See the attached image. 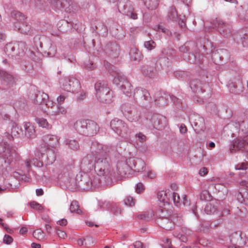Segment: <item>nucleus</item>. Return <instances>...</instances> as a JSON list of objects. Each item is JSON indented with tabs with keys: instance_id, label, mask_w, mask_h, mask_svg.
I'll return each instance as SVG.
<instances>
[{
	"instance_id": "obj_1",
	"label": "nucleus",
	"mask_w": 248,
	"mask_h": 248,
	"mask_svg": "<svg viewBox=\"0 0 248 248\" xmlns=\"http://www.w3.org/2000/svg\"><path fill=\"white\" fill-rule=\"evenodd\" d=\"M195 46V44L193 42H188L179 47L181 52V57L185 61L190 63L197 64L201 69V74L202 78L204 77L208 78V69L202 66L203 63V56L198 52L194 53L190 49V46ZM209 79L204 83L198 79H194L190 81L189 86L192 91L199 96L202 99H206L211 96V90L208 84Z\"/></svg>"
},
{
	"instance_id": "obj_2",
	"label": "nucleus",
	"mask_w": 248,
	"mask_h": 248,
	"mask_svg": "<svg viewBox=\"0 0 248 248\" xmlns=\"http://www.w3.org/2000/svg\"><path fill=\"white\" fill-rule=\"evenodd\" d=\"M75 182L76 188L81 190L88 191L98 187L100 185L101 180L96 175L80 172L77 174Z\"/></svg>"
},
{
	"instance_id": "obj_3",
	"label": "nucleus",
	"mask_w": 248,
	"mask_h": 248,
	"mask_svg": "<svg viewBox=\"0 0 248 248\" xmlns=\"http://www.w3.org/2000/svg\"><path fill=\"white\" fill-rule=\"evenodd\" d=\"M108 72L114 77L113 83L119 87L124 94L129 96L131 94L132 85L127 78L115 66L107 64Z\"/></svg>"
},
{
	"instance_id": "obj_4",
	"label": "nucleus",
	"mask_w": 248,
	"mask_h": 248,
	"mask_svg": "<svg viewBox=\"0 0 248 248\" xmlns=\"http://www.w3.org/2000/svg\"><path fill=\"white\" fill-rule=\"evenodd\" d=\"M45 153H42L38 151L35 154L36 156L39 159L33 158L32 160H26L25 165L28 171H29L31 165H33L38 168L43 167L44 163L46 165H49L52 164L56 159V155L53 150L47 148L45 149Z\"/></svg>"
},
{
	"instance_id": "obj_5",
	"label": "nucleus",
	"mask_w": 248,
	"mask_h": 248,
	"mask_svg": "<svg viewBox=\"0 0 248 248\" xmlns=\"http://www.w3.org/2000/svg\"><path fill=\"white\" fill-rule=\"evenodd\" d=\"M74 127L78 133L85 136L95 135L100 128L95 122L89 119L77 121Z\"/></svg>"
},
{
	"instance_id": "obj_6",
	"label": "nucleus",
	"mask_w": 248,
	"mask_h": 248,
	"mask_svg": "<svg viewBox=\"0 0 248 248\" xmlns=\"http://www.w3.org/2000/svg\"><path fill=\"white\" fill-rule=\"evenodd\" d=\"M94 159L96 172L98 177L107 175L110 179L114 177L109 171L111 160L109 153H105L103 155H97L96 157H94Z\"/></svg>"
},
{
	"instance_id": "obj_7",
	"label": "nucleus",
	"mask_w": 248,
	"mask_h": 248,
	"mask_svg": "<svg viewBox=\"0 0 248 248\" xmlns=\"http://www.w3.org/2000/svg\"><path fill=\"white\" fill-rule=\"evenodd\" d=\"M0 157L3 159L5 163H7L9 165H12V163L16 160V151L7 142L3 141L0 137Z\"/></svg>"
},
{
	"instance_id": "obj_8",
	"label": "nucleus",
	"mask_w": 248,
	"mask_h": 248,
	"mask_svg": "<svg viewBox=\"0 0 248 248\" xmlns=\"http://www.w3.org/2000/svg\"><path fill=\"white\" fill-rule=\"evenodd\" d=\"M211 27L217 30L225 38H228L232 34V26L231 24L219 18H215L211 21Z\"/></svg>"
},
{
	"instance_id": "obj_9",
	"label": "nucleus",
	"mask_w": 248,
	"mask_h": 248,
	"mask_svg": "<svg viewBox=\"0 0 248 248\" xmlns=\"http://www.w3.org/2000/svg\"><path fill=\"white\" fill-rule=\"evenodd\" d=\"M60 83L62 89L68 92L78 93L81 88L79 81L73 77L62 78L60 80Z\"/></svg>"
},
{
	"instance_id": "obj_10",
	"label": "nucleus",
	"mask_w": 248,
	"mask_h": 248,
	"mask_svg": "<svg viewBox=\"0 0 248 248\" xmlns=\"http://www.w3.org/2000/svg\"><path fill=\"white\" fill-rule=\"evenodd\" d=\"M110 127L119 136L126 138L129 136L128 124L123 120L115 118L110 121Z\"/></svg>"
},
{
	"instance_id": "obj_11",
	"label": "nucleus",
	"mask_w": 248,
	"mask_h": 248,
	"mask_svg": "<svg viewBox=\"0 0 248 248\" xmlns=\"http://www.w3.org/2000/svg\"><path fill=\"white\" fill-rule=\"evenodd\" d=\"M50 3L55 11L64 9L66 12H75L77 9L76 3L71 0H51Z\"/></svg>"
},
{
	"instance_id": "obj_12",
	"label": "nucleus",
	"mask_w": 248,
	"mask_h": 248,
	"mask_svg": "<svg viewBox=\"0 0 248 248\" xmlns=\"http://www.w3.org/2000/svg\"><path fill=\"white\" fill-rule=\"evenodd\" d=\"M203 49H204V52L206 54L211 53L212 59L216 64H223L230 59V53L226 49H220L215 51L212 50L210 52L207 51L205 46H203Z\"/></svg>"
},
{
	"instance_id": "obj_13",
	"label": "nucleus",
	"mask_w": 248,
	"mask_h": 248,
	"mask_svg": "<svg viewBox=\"0 0 248 248\" xmlns=\"http://www.w3.org/2000/svg\"><path fill=\"white\" fill-rule=\"evenodd\" d=\"M145 118L149 120L151 124L155 129L161 130L166 125L167 118L163 115L157 113L152 114L147 112L145 114Z\"/></svg>"
},
{
	"instance_id": "obj_14",
	"label": "nucleus",
	"mask_w": 248,
	"mask_h": 248,
	"mask_svg": "<svg viewBox=\"0 0 248 248\" xmlns=\"http://www.w3.org/2000/svg\"><path fill=\"white\" fill-rule=\"evenodd\" d=\"M118 11L133 19L138 18L137 14L134 12L132 2L129 0H118L117 4Z\"/></svg>"
},
{
	"instance_id": "obj_15",
	"label": "nucleus",
	"mask_w": 248,
	"mask_h": 248,
	"mask_svg": "<svg viewBox=\"0 0 248 248\" xmlns=\"http://www.w3.org/2000/svg\"><path fill=\"white\" fill-rule=\"evenodd\" d=\"M133 95L135 101L142 106L153 102V99L150 93L145 89L141 87L137 88L134 91Z\"/></svg>"
},
{
	"instance_id": "obj_16",
	"label": "nucleus",
	"mask_w": 248,
	"mask_h": 248,
	"mask_svg": "<svg viewBox=\"0 0 248 248\" xmlns=\"http://www.w3.org/2000/svg\"><path fill=\"white\" fill-rule=\"evenodd\" d=\"M95 165L94 157L92 155H87L81 162L80 167L83 171L82 172L97 176Z\"/></svg>"
},
{
	"instance_id": "obj_17",
	"label": "nucleus",
	"mask_w": 248,
	"mask_h": 248,
	"mask_svg": "<svg viewBox=\"0 0 248 248\" xmlns=\"http://www.w3.org/2000/svg\"><path fill=\"white\" fill-rule=\"evenodd\" d=\"M230 240L232 245L229 246L228 248H237L245 245L248 238L245 233L241 231H236L231 234Z\"/></svg>"
},
{
	"instance_id": "obj_18",
	"label": "nucleus",
	"mask_w": 248,
	"mask_h": 248,
	"mask_svg": "<svg viewBox=\"0 0 248 248\" xmlns=\"http://www.w3.org/2000/svg\"><path fill=\"white\" fill-rule=\"evenodd\" d=\"M248 145V134L243 138H238L234 140L230 145L229 151L231 154L234 153L236 151H244L245 147Z\"/></svg>"
},
{
	"instance_id": "obj_19",
	"label": "nucleus",
	"mask_w": 248,
	"mask_h": 248,
	"mask_svg": "<svg viewBox=\"0 0 248 248\" xmlns=\"http://www.w3.org/2000/svg\"><path fill=\"white\" fill-rule=\"evenodd\" d=\"M104 51L107 55L112 58L118 57L120 54L118 45L113 42L108 43L105 46Z\"/></svg>"
},
{
	"instance_id": "obj_20",
	"label": "nucleus",
	"mask_w": 248,
	"mask_h": 248,
	"mask_svg": "<svg viewBox=\"0 0 248 248\" xmlns=\"http://www.w3.org/2000/svg\"><path fill=\"white\" fill-rule=\"evenodd\" d=\"M90 151L91 154L88 155H92V156L96 157L97 155H103L105 153H109V150L106 146L94 141L92 142L91 144Z\"/></svg>"
},
{
	"instance_id": "obj_21",
	"label": "nucleus",
	"mask_w": 248,
	"mask_h": 248,
	"mask_svg": "<svg viewBox=\"0 0 248 248\" xmlns=\"http://www.w3.org/2000/svg\"><path fill=\"white\" fill-rule=\"evenodd\" d=\"M168 19L170 20L178 22L179 27L181 29H186V16H183L182 17L178 16L177 13L174 8H171L168 12Z\"/></svg>"
},
{
	"instance_id": "obj_22",
	"label": "nucleus",
	"mask_w": 248,
	"mask_h": 248,
	"mask_svg": "<svg viewBox=\"0 0 248 248\" xmlns=\"http://www.w3.org/2000/svg\"><path fill=\"white\" fill-rule=\"evenodd\" d=\"M175 216L162 219L156 218V223L159 226L166 230H171L173 229L175 225Z\"/></svg>"
},
{
	"instance_id": "obj_23",
	"label": "nucleus",
	"mask_w": 248,
	"mask_h": 248,
	"mask_svg": "<svg viewBox=\"0 0 248 248\" xmlns=\"http://www.w3.org/2000/svg\"><path fill=\"white\" fill-rule=\"evenodd\" d=\"M169 96L168 94L158 91L155 93L153 102H155L157 106L164 107L167 105Z\"/></svg>"
},
{
	"instance_id": "obj_24",
	"label": "nucleus",
	"mask_w": 248,
	"mask_h": 248,
	"mask_svg": "<svg viewBox=\"0 0 248 248\" xmlns=\"http://www.w3.org/2000/svg\"><path fill=\"white\" fill-rule=\"evenodd\" d=\"M190 123L195 131L203 130L205 128L204 118L199 115L190 118Z\"/></svg>"
},
{
	"instance_id": "obj_25",
	"label": "nucleus",
	"mask_w": 248,
	"mask_h": 248,
	"mask_svg": "<svg viewBox=\"0 0 248 248\" xmlns=\"http://www.w3.org/2000/svg\"><path fill=\"white\" fill-rule=\"evenodd\" d=\"M49 42V39L44 35H36L33 38V43L37 50L42 52L46 43Z\"/></svg>"
},
{
	"instance_id": "obj_26",
	"label": "nucleus",
	"mask_w": 248,
	"mask_h": 248,
	"mask_svg": "<svg viewBox=\"0 0 248 248\" xmlns=\"http://www.w3.org/2000/svg\"><path fill=\"white\" fill-rule=\"evenodd\" d=\"M136 106L129 103L123 104L120 107L121 112L127 120H133L134 118L131 117L130 113L131 111L134 112Z\"/></svg>"
},
{
	"instance_id": "obj_27",
	"label": "nucleus",
	"mask_w": 248,
	"mask_h": 248,
	"mask_svg": "<svg viewBox=\"0 0 248 248\" xmlns=\"http://www.w3.org/2000/svg\"><path fill=\"white\" fill-rule=\"evenodd\" d=\"M10 20L14 24L15 27L16 25L20 24L25 21L26 19L25 16L18 11H12L10 14Z\"/></svg>"
},
{
	"instance_id": "obj_28",
	"label": "nucleus",
	"mask_w": 248,
	"mask_h": 248,
	"mask_svg": "<svg viewBox=\"0 0 248 248\" xmlns=\"http://www.w3.org/2000/svg\"><path fill=\"white\" fill-rule=\"evenodd\" d=\"M107 92L102 93H99L98 96L96 98L100 102L104 104H110L112 102L113 92L110 88Z\"/></svg>"
},
{
	"instance_id": "obj_29",
	"label": "nucleus",
	"mask_w": 248,
	"mask_h": 248,
	"mask_svg": "<svg viewBox=\"0 0 248 248\" xmlns=\"http://www.w3.org/2000/svg\"><path fill=\"white\" fill-rule=\"evenodd\" d=\"M128 162L132 163L133 166H131V169H133L136 171L141 172L145 169V163L141 158H137L134 159L130 158L129 159Z\"/></svg>"
},
{
	"instance_id": "obj_30",
	"label": "nucleus",
	"mask_w": 248,
	"mask_h": 248,
	"mask_svg": "<svg viewBox=\"0 0 248 248\" xmlns=\"http://www.w3.org/2000/svg\"><path fill=\"white\" fill-rule=\"evenodd\" d=\"M23 133V130L17 125L13 124L11 129V134L8 132L4 133L5 137L10 140H14V137H19Z\"/></svg>"
},
{
	"instance_id": "obj_31",
	"label": "nucleus",
	"mask_w": 248,
	"mask_h": 248,
	"mask_svg": "<svg viewBox=\"0 0 248 248\" xmlns=\"http://www.w3.org/2000/svg\"><path fill=\"white\" fill-rule=\"evenodd\" d=\"M108 81L105 80H99L94 84V89L96 92V97L98 96V93H102L104 92H107L109 89Z\"/></svg>"
},
{
	"instance_id": "obj_32",
	"label": "nucleus",
	"mask_w": 248,
	"mask_h": 248,
	"mask_svg": "<svg viewBox=\"0 0 248 248\" xmlns=\"http://www.w3.org/2000/svg\"><path fill=\"white\" fill-rule=\"evenodd\" d=\"M56 47L50 39H49V43L45 44L42 51V53H46L47 56L50 57H54L56 54Z\"/></svg>"
},
{
	"instance_id": "obj_33",
	"label": "nucleus",
	"mask_w": 248,
	"mask_h": 248,
	"mask_svg": "<svg viewBox=\"0 0 248 248\" xmlns=\"http://www.w3.org/2000/svg\"><path fill=\"white\" fill-rule=\"evenodd\" d=\"M18 44L16 43H9L7 44L4 47V52L10 58L17 56V54L14 53V50L18 47Z\"/></svg>"
},
{
	"instance_id": "obj_34",
	"label": "nucleus",
	"mask_w": 248,
	"mask_h": 248,
	"mask_svg": "<svg viewBox=\"0 0 248 248\" xmlns=\"http://www.w3.org/2000/svg\"><path fill=\"white\" fill-rule=\"evenodd\" d=\"M131 168L132 167L127 164V162H119L117 164V173L118 175L123 176L127 174Z\"/></svg>"
},
{
	"instance_id": "obj_35",
	"label": "nucleus",
	"mask_w": 248,
	"mask_h": 248,
	"mask_svg": "<svg viewBox=\"0 0 248 248\" xmlns=\"http://www.w3.org/2000/svg\"><path fill=\"white\" fill-rule=\"evenodd\" d=\"M18 47L14 50V53L17 54V56L15 57H12V59L18 60L20 59L21 57L24 56L25 54V50L26 49V44L24 42L20 41L17 42Z\"/></svg>"
},
{
	"instance_id": "obj_36",
	"label": "nucleus",
	"mask_w": 248,
	"mask_h": 248,
	"mask_svg": "<svg viewBox=\"0 0 248 248\" xmlns=\"http://www.w3.org/2000/svg\"><path fill=\"white\" fill-rule=\"evenodd\" d=\"M141 71L144 75L151 78H154L156 77V70L155 68L153 66H142L141 67Z\"/></svg>"
},
{
	"instance_id": "obj_37",
	"label": "nucleus",
	"mask_w": 248,
	"mask_h": 248,
	"mask_svg": "<svg viewBox=\"0 0 248 248\" xmlns=\"http://www.w3.org/2000/svg\"><path fill=\"white\" fill-rule=\"evenodd\" d=\"M230 92L232 93L239 94L243 91L242 83L241 81L232 82L229 84Z\"/></svg>"
},
{
	"instance_id": "obj_38",
	"label": "nucleus",
	"mask_w": 248,
	"mask_h": 248,
	"mask_svg": "<svg viewBox=\"0 0 248 248\" xmlns=\"http://www.w3.org/2000/svg\"><path fill=\"white\" fill-rule=\"evenodd\" d=\"M172 192L170 190L161 191L157 193V198L160 202L163 203H169L170 202V197Z\"/></svg>"
},
{
	"instance_id": "obj_39",
	"label": "nucleus",
	"mask_w": 248,
	"mask_h": 248,
	"mask_svg": "<svg viewBox=\"0 0 248 248\" xmlns=\"http://www.w3.org/2000/svg\"><path fill=\"white\" fill-rule=\"evenodd\" d=\"M48 98V96L46 93L43 92H38L34 95L33 98L34 102L39 105H43L46 102Z\"/></svg>"
},
{
	"instance_id": "obj_40",
	"label": "nucleus",
	"mask_w": 248,
	"mask_h": 248,
	"mask_svg": "<svg viewBox=\"0 0 248 248\" xmlns=\"http://www.w3.org/2000/svg\"><path fill=\"white\" fill-rule=\"evenodd\" d=\"M43 140L48 146L53 147L56 146L59 142L57 137L53 135H46L43 137Z\"/></svg>"
},
{
	"instance_id": "obj_41",
	"label": "nucleus",
	"mask_w": 248,
	"mask_h": 248,
	"mask_svg": "<svg viewBox=\"0 0 248 248\" xmlns=\"http://www.w3.org/2000/svg\"><path fill=\"white\" fill-rule=\"evenodd\" d=\"M217 202H208L206 204L204 212L207 215L214 214L218 212L217 210Z\"/></svg>"
},
{
	"instance_id": "obj_42",
	"label": "nucleus",
	"mask_w": 248,
	"mask_h": 248,
	"mask_svg": "<svg viewBox=\"0 0 248 248\" xmlns=\"http://www.w3.org/2000/svg\"><path fill=\"white\" fill-rule=\"evenodd\" d=\"M130 59L134 61L140 62L143 58L142 53L137 48L133 47L130 49L129 52Z\"/></svg>"
},
{
	"instance_id": "obj_43",
	"label": "nucleus",
	"mask_w": 248,
	"mask_h": 248,
	"mask_svg": "<svg viewBox=\"0 0 248 248\" xmlns=\"http://www.w3.org/2000/svg\"><path fill=\"white\" fill-rule=\"evenodd\" d=\"M76 25L77 24H75V27H74L73 23H69L66 20H62L57 24L59 30L62 32H67L69 29L72 28L76 29Z\"/></svg>"
},
{
	"instance_id": "obj_44",
	"label": "nucleus",
	"mask_w": 248,
	"mask_h": 248,
	"mask_svg": "<svg viewBox=\"0 0 248 248\" xmlns=\"http://www.w3.org/2000/svg\"><path fill=\"white\" fill-rule=\"evenodd\" d=\"M95 31L99 35L103 36H107L108 29L104 25L103 23L100 21H96L95 23Z\"/></svg>"
},
{
	"instance_id": "obj_45",
	"label": "nucleus",
	"mask_w": 248,
	"mask_h": 248,
	"mask_svg": "<svg viewBox=\"0 0 248 248\" xmlns=\"http://www.w3.org/2000/svg\"><path fill=\"white\" fill-rule=\"evenodd\" d=\"M0 77L2 78L3 81L5 82L7 85H12L15 81L14 78L12 74L0 69Z\"/></svg>"
},
{
	"instance_id": "obj_46",
	"label": "nucleus",
	"mask_w": 248,
	"mask_h": 248,
	"mask_svg": "<svg viewBox=\"0 0 248 248\" xmlns=\"http://www.w3.org/2000/svg\"><path fill=\"white\" fill-rule=\"evenodd\" d=\"M171 214V211L168 210L166 208H159L156 212L155 216L156 218L160 219L175 216L174 215H172Z\"/></svg>"
},
{
	"instance_id": "obj_47",
	"label": "nucleus",
	"mask_w": 248,
	"mask_h": 248,
	"mask_svg": "<svg viewBox=\"0 0 248 248\" xmlns=\"http://www.w3.org/2000/svg\"><path fill=\"white\" fill-rule=\"evenodd\" d=\"M24 129L25 135L27 138H33L35 137V129L30 123H26L25 124Z\"/></svg>"
},
{
	"instance_id": "obj_48",
	"label": "nucleus",
	"mask_w": 248,
	"mask_h": 248,
	"mask_svg": "<svg viewBox=\"0 0 248 248\" xmlns=\"http://www.w3.org/2000/svg\"><path fill=\"white\" fill-rule=\"evenodd\" d=\"M15 29L23 34H31V26L27 24L25 21L15 25Z\"/></svg>"
},
{
	"instance_id": "obj_49",
	"label": "nucleus",
	"mask_w": 248,
	"mask_h": 248,
	"mask_svg": "<svg viewBox=\"0 0 248 248\" xmlns=\"http://www.w3.org/2000/svg\"><path fill=\"white\" fill-rule=\"evenodd\" d=\"M170 97L176 108L180 110L186 108L185 104L181 99L173 95H170Z\"/></svg>"
},
{
	"instance_id": "obj_50",
	"label": "nucleus",
	"mask_w": 248,
	"mask_h": 248,
	"mask_svg": "<svg viewBox=\"0 0 248 248\" xmlns=\"http://www.w3.org/2000/svg\"><path fill=\"white\" fill-rule=\"evenodd\" d=\"M74 167L72 165L63 167L61 170V172L58 174V178L61 179L63 177H68L71 174V171H72V169Z\"/></svg>"
},
{
	"instance_id": "obj_51",
	"label": "nucleus",
	"mask_w": 248,
	"mask_h": 248,
	"mask_svg": "<svg viewBox=\"0 0 248 248\" xmlns=\"http://www.w3.org/2000/svg\"><path fill=\"white\" fill-rule=\"evenodd\" d=\"M146 8L151 10L155 9L158 5L159 0H142Z\"/></svg>"
},
{
	"instance_id": "obj_52",
	"label": "nucleus",
	"mask_w": 248,
	"mask_h": 248,
	"mask_svg": "<svg viewBox=\"0 0 248 248\" xmlns=\"http://www.w3.org/2000/svg\"><path fill=\"white\" fill-rule=\"evenodd\" d=\"M35 121L39 126L46 128L47 129L51 128V125L48 123L46 119L44 118L36 117Z\"/></svg>"
},
{
	"instance_id": "obj_53",
	"label": "nucleus",
	"mask_w": 248,
	"mask_h": 248,
	"mask_svg": "<svg viewBox=\"0 0 248 248\" xmlns=\"http://www.w3.org/2000/svg\"><path fill=\"white\" fill-rule=\"evenodd\" d=\"M22 2L28 4L30 6H34L41 9L43 5L44 1L43 0H21Z\"/></svg>"
},
{
	"instance_id": "obj_54",
	"label": "nucleus",
	"mask_w": 248,
	"mask_h": 248,
	"mask_svg": "<svg viewBox=\"0 0 248 248\" xmlns=\"http://www.w3.org/2000/svg\"><path fill=\"white\" fill-rule=\"evenodd\" d=\"M190 73L188 72L185 71H177L174 72V77L180 80L188 79V77Z\"/></svg>"
},
{
	"instance_id": "obj_55",
	"label": "nucleus",
	"mask_w": 248,
	"mask_h": 248,
	"mask_svg": "<svg viewBox=\"0 0 248 248\" xmlns=\"http://www.w3.org/2000/svg\"><path fill=\"white\" fill-rule=\"evenodd\" d=\"M235 127L239 128L244 133L248 134V122L242 121L240 123H235Z\"/></svg>"
},
{
	"instance_id": "obj_56",
	"label": "nucleus",
	"mask_w": 248,
	"mask_h": 248,
	"mask_svg": "<svg viewBox=\"0 0 248 248\" xmlns=\"http://www.w3.org/2000/svg\"><path fill=\"white\" fill-rule=\"evenodd\" d=\"M141 111L140 109L136 107H135V110L130 113V115L134 118L133 120H128L130 122H136L140 121L141 119Z\"/></svg>"
},
{
	"instance_id": "obj_57",
	"label": "nucleus",
	"mask_w": 248,
	"mask_h": 248,
	"mask_svg": "<svg viewBox=\"0 0 248 248\" xmlns=\"http://www.w3.org/2000/svg\"><path fill=\"white\" fill-rule=\"evenodd\" d=\"M69 209L71 213H76L78 214L82 213V211L79 209L78 202L76 201L72 202Z\"/></svg>"
},
{
	"instance_id": "obj_58",
	"label": "nucleus",
	"mask_w": 248,
	"mask_h": 248,
	"mask_svg": "<svg viewBox=\"0 0 248 248\" xmlns=\"http://www.w3.org/2000/svg\"><path fill=\"white\" fill-rule=\"evenodd\" d=\"M83 66L88 71L94 70L97 67L96 64L90 60L84 61L83 63Z\"/></svg>"
},
{
	"instance_id": "obj_59",
	"label": "nucleus",
	"mask_w": 248,
	"mask_h": 248,
	"mask_svg": "<svg viewBox=\"0 0 248 248\" xmlns=\"http://www.w3.org/2000/svg\"><path fill=\"white\" fill-rule=\"evenodd\" d=\"M154 214L152 211L145 212L144 213L139 214L137 216L138 219L145 221H148L151 219Z\"/></svg>"
},
{
	"instance_id": "obj_60",
	"label": "nucleus",
	"mask_w": 248,
	"mask_h": 248,
	"mask_svg": "<svg viewBox=\"0 0 248 248\" xmlns=\"http://www.w3.org/2000/svg\"><path fill=\"white\" fill-rule=\"evenodd\" d=\"M200 199L202 201H211L212 199V196L208 190H203L200 194Z\"/></svg>"
},
{
	"instance_id": "obj_61",
	"label": "nucleus",
	"mask_w": 248,
	"mask_h": 248,
	"mask_svg": "<svg viewBox=\"0 0 248 248\" xmlns=\"http://www.w3.org/2000/svg\"><path fill=\"white\" fill-rule=\"evenodd\" d=\"M66 141V144H68L69 147L73 150H78L79 147L78 142L75 140H67Z\"/></svg>"
},
{
	"instance_id": "obj_62",
	"label": "nucleus",
	"mask_w": 248,
	"mask_h": 248,
	"mask_svg": "<svg viewBox=\"0 0 248 248\" xmlns=\"http://www.w3.org/2000/svg\"><path fill=\"white\" fill-rule=\"evenodd\" d=\"M144 47L146 48L148 51H151L156 46V43L152 40L145 41L143 44Z\"/></svg>"
},
{
	"instance_id": "obj_63",
	"label": "nucleus",
	"mask_w": 248,
	"mask_h": 248,
	"mask_svg": "<svg viewBox=\"0 0 248 248\" xmlns=\"http://www.w3.org/2000/svg\"><path fill=\"white\" fill-rule=\"evenodd\" d=\"M244 188H242L240 191L237 192L235 195V196L237 200L240 203L245 204V200H244Z\"/></svg>"
},
{
	"instance_id": "obj_64",
	"label": "nucleus",
	"mask_w": 248,
	"mask_h": 248,
	"mask_svg": "<svg viewBox=\"0 0 248 248\" xmlns=\"http://www.w3.org/2000/svg\"><path fill=\"white\" fill-rule=\"evenodd\" d=\"M135 199L130 196H127L124 200V203L125 205L132 207L135 204Z\"/></svg>"
}]
</instances>
